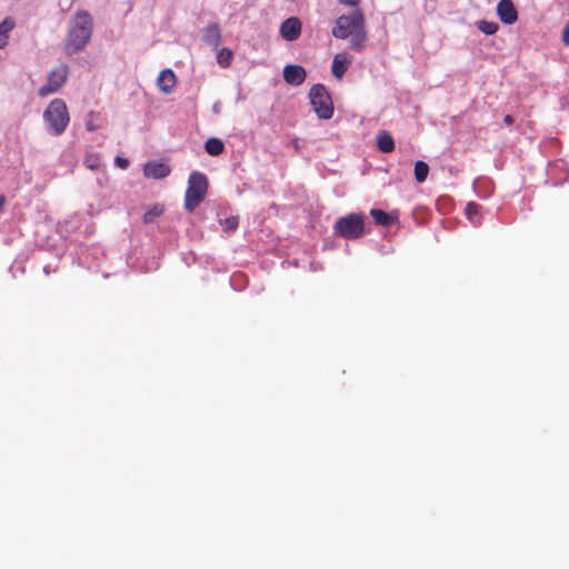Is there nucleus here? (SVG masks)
<instances>
[{
	"instance_id": "1",
	"label": "nucleus",
	"mask_w": 569,
	"mask_h": 569,
	"mask_svg": "<svg viewBox=\"0 0 569 569\" xmlns=\"http://www.w3.org/2000/svg\"><path fill=\"white\" fill-rule=\"evenodd\" d=\"M332 36L341 40L350 38V48L357 52L362 51L368 41L366 19L362 10L357 8L350 14L338 17L332 28Z\"/></svg>"
},
{
	"instance_id": "2",
	"label": "nucleus",
	"mask_w": 569,
	"mask_h": 569,
	"mask_svg": "<svg viewBox=\"0 0 569 569\" xmlns=\"http://www.w3.org/2000/svg\"><path fill=\"white\" fill-rule=\"evenodd\" d=\"M92 33V19L89 12L79 11L69 30L66 42V52L71 56L81 51L89 42Z\"/></svg>"
},
{
	"instance_id": "3",
	"label": "nucleus",
	"mask_w": 569,
	"mask_h": 569,
	"mask_svg": "<svg viewBox=\"0 0 569 569\" xmlns=\"http://www.w3.org/2000/svg\"><path fill=\"white\" fill-rule=\"evenodd\" d=\"M43 119L54 136L62 134L70 121L66 102L62 99H53L43 112Z\"/></svg>"
},
{
	"instance_id": "4",
	"label": "nucleus",
	"mask_w": 569,
	"mask_h": 569,
	"mask_svg": "<svg viewBox=\"0 0 569 569\" xmlns=\"http://www.w3.org/2000/svg\"><path fill=\"white\" fill-rule=\"evenodd\" d=\"M208 190L207 177L198 171L190 173L188 188L184 194V208L192 212L204 199Z\"/></svg>"
},
{
	"instance_id": "5",
	"label": "nucleus",
	"mask_w": 569,
	"mask_h": 569,
	"mask_svg": "<svg viewBox=\"0 0 569 569\" xmlns=\"http://www.w3.org/2000/svg\"><path fill=\"white\" fill-rule=\"evenodd\" d=\"M333 230L345 239H358L365 233V217L361 213H349L336 221Z\"/></svg>"
},
{
	"instance_id": "6",
	"label": "nucleus",
	"mask_w": 569,
	"mask_h": 569,
	"mask_svg": "<svg viewBox=\"0 0 569 569\" xmlns=\"http://www.w3.org/2000/svg\"><path fill=\"white\" fill-rule=\"evenodd\" d=\"M310 103L320 119L328 120L333 116V103L323 84L317 83L309 91Z\"/></svg>"
},
{
	"instance_id": "7",
	"label": "nucleus",
	"mask_w": 569,
	"mask_h": 569,
	"mask_svg": "<svg viewBox=\"0 0 569 569\" xmlns=\"http://www.w3.org/2000/svg\"><path fill=\"white\" fill-rule=\"evenodd\" d=\"M67 78L68 67L66 64H60L48 74L47 83L39 89L38 94L40 97H47L59 91V89L66 83Z\"/></svg>"
},
{
	"instance_id": "8",
	"label": "nucleus",
	"mask_w": 569,
	"mask_h": 569,
	"mask_svg": "<svg viewBox=\"0 0 569 569\" xmlns=\"http://www.w3.org/2000/svg\"><path fill=\"white\" fill-rule=\"evenodd\" d=\"M301 21L297 17L286 19L280 26V34L287 41H295L301 34Z\"/></svg>"
},
{
	"instance_id": "9",
	"label": "nucleus",
	"mask_w": 569,
	"mask_h": 569,
	"mask_svg": "<svg viewBox=\"0 0 569 569\" xmlns=\"http://www.w3.org/2000/svg\"><path fill=\"white\" fill-rule=\"evenodd\" d=\"M497 14L506 24H513L518 20V11L512 0H500L497 6Z\"/></svg>"
},
{
	"instance_id": "10",
	"label": "nucleus",
	"mask_w": 569,
	"mask_h": 569,
	"mask_svg": "<svg viewBox=\"0 0 569 569\" xmlns=\"http://www.w3.org/2000/svg\"><path fill=\"white\" fill-rule=\"evenodd\" d=\"M307 77L306 69L298 64H288L283 69V79L291 86L301 84Z\"/></svg>"
},
{
	"instance_id": "11",
	"label": "nucleus",
	"mask_w": 569,
	"mask_h": 569,
	"mask_svg": "<svg viewBox=\"0 0 569 569\" xmlns=\"http://www.w3.org/2000/svg\"><path fill=\"white\" fill-rule=\"evenodd\" d=\"M171 169L163 162L151 161L144 164L143 173L147 178L163 179L168 177Z\"/></svg>"
},
{
	"instance_id": "12",
	"label": "nucleus",
	"mask_w": 569,
	"mask_h": 569,
	"mask_svg": "<svg viewBox=\"0 0 569 569\" xmlns=\"http://www.w3.org/2000/svg\"><path fill=\"white\" fill-rule=\"evenodd\" d=\"M158 87L164 93H171L177 84V77L171 69H163L158 76Z\"/></svg>"
},
{
	"instance_id": "13",
	"label": "nucleus",
	"mask_w": 569,
	"mask_h": 569,
	"mask_svg": "<svg viewBox=\"0 0 569 569\" xmlns=\"http://www.w3.org/2000/svg\"><path fill=\"white\" fill-rule=\"evenodd\" d=\"M351 61L346 53H337L333 57L331 72L337 79H341L348 70Z\"/></svg>"
},
{
	"instance_id": "14",
	"label": "nucleus",
	"mask_w": 569,
	"mask_h": 569,
	"mask_svg": "<svg viewBox=\"0 0 569 569\" xmlns=\"http://www.w3.org/2000/svg\"><path fill=\"white\" fill-rule=\"evenodd\" d=\"M202 40L210 46L218 47L221 42V30L219 24L210 23L203 30Z\"/></svg>"
},
{
	"instance_id": "15",
	"label": "nucleus",
	"mask_w": 569,
	"mask_h": 569,
	"mask_svg": "<svg viewBox=\"0 0 569 569\" xmlns=\"http://www.w3.org/2000/svg\"><path fill=\"white\" fill-rule=\"evenodd\" d=\"M16 22L11 17L6 18L0 23V49H3L9 41V34L14 29Z\"/></svg>"
},
{
	"instance_id": "16",
	"label": "nucleus",
	"mask_w": 569,
	"mask_h": 569,
	"mask_svg": "<svg viewBox=\"0 0 569 569\" xmlns=\"http://www.w3.org/2000/svg\"><path fill=\"white\" fill-rule=\"evenodd\" d=\"M377 146L381 152L388 153L393 151L395 142L391 134H389L388 132L379 133L377 137Z\"/></svg>"
},
{
	"instance_id": "17",
	"label": "nucleus",
	"mask_w": 569,
	"mask_h": 569,
	"mask_svg": "<svg viewBox=\"0 0 569 569\" xmlns=\"http://www.w3.org/2000/svg\"><path fill=\"white\" fill-rule=\"evenodd\" d=\"M370 216L373 218L377 224L385 227L392 224L395 221V218L391 214L381 209H371Z\"/></svg>"
},
{
	"instance_id": "18",
	"label": "nucleus",
	"mask_w": 569,
	"mask_h": 569,
	"mask_svg": "<svg viewBox=\"0 0 569 569\" xmlns=\"http://www.w3.org/2000/svg\"><path fill=\"white\" fill-rule=\"evenodd\" d=\"M204 149L210 156H219L224 150V144L219 138H210L204 143Z\"/></svg>"
},
{
	"instance_id": "19",
	"label": "nucleus",
	"mask_w": 569,
	"mask_h": 569,
	"mask_svg": "<svg viewBox=\"0 0 569 569\" xmlns=\"http://www.w3.org/2000/svg\"><path fill=\"white\" fill-rule=\"evenodd\" d=\"M164 211V208L162 204H154L149 210L146 211L143 214V223L149 224L156 221L157 218H159Z\"/></svg>"
},
{
	"instance_id": "20",
	"label": "nucleus",
	"mask_w": 569,
	"mask_h": 569,
	"mask_svg": "<svg viewBox=\"0 0 569 569\" xmlns=\"http://www.w3.org/2000/svg\"><path fill=\"white\" fill-rule=\"evenodd\" d=\"M467 218L475 224L480 223V206L475 202H469L465 209Z\"/></svg>"
},
{
	"instance_id": "21",
	"label": "nucleus",
	"mask_w": 569,
	"mask_h": 569,
	"mask_svg": "<svg viewBox=\"0 0 569 569\" xmlns=\"http://www.w3.org/2000/svg\"><path fill=\"white\" fill-rule=\"evenodd\" d=\"M428 173L429 166L425 161L419 160L415 163V178L419 183L427 179Z\"/></svg>"
},
{
	"instance_id": "22",
	"label": "nucleus",
	"mask_w": 569,
	"mask_h": 569,
	"mask_svg": "<svg viewBox=\"0 0 569 569\" xmlns=\"http://www.w3.org/2000/svg\"><path fill=\"white\" fill-rule=\"evenodd\" d=\"M477 28L487 36L495 34L499 30V26L495 21L480 20Z\"/></svg>"
},
{
	"instance_id": "23",
	"label": "nucleus",
	"mask_w": 569,
	"mask_h": 569,
	"mask_svg": "<svg viewBox=\"0 0 569 569\" xmlns=\"http://www.w3.org/2000/svg\"><path fill=\"white\" fill-rule=\"evenodd\" d=\"M232 58H233L232 51L230 49H228V48H222L218 52L217 61H218L220 67L227 68V67H229L231 64Z\"/></svg>"
},
{
	"instance_id": "24",
	"label": "nucleus",
	"mask_w": 569,
	"mask_h": 569,
	"mask_svg": "<svg viewBox=\"0 0 569 569\" xmlns=\"http://www.w3.org/2000/svg\"><path fill=\"white\" fill-rule=\"evenodd\" d=\"M220 223L226 232H232L238 228L239 219L236 216H231L221 220Z\"/></svg>"
},
{
	"instance_id": "25",
	"label": "nucleus",
	"mask_w": 569,
	"mask_h": 569,
	"mask_svg": "<svg viewBox=\"0 0 569 569\" xmlns=\"http://www.w3.org/2000/svg\"><path fill=\"white\" fill-rule=\"evenodd\" d=\"M339 3L348 7H352L355 9L359 8V3L361 0H338Z\"/></svg>"
},
{
	"instance_id": "26",
	"label": "nucleus",
	"mask_w": 569,
	"mask_h": 569,
	"mask_svg": "<svg viewBox=\"0 0 569 569\" xmlns=\"http://www.w3.org/2000/svg\"><path fill=\"white\" fill-rule=\"evenodd\" d=\"M116 163L119 168L121 169H127L128 166H129V160L126 159V158H122V157H117L116 158Z\"/></svg>"
},
{
	"instance_id": "27",
	"label": "nucleus",
	"mask_w": 569,
	"mask_h": 569,
	"mask_svg": "<svg viewBox=\"0 0 569 569\" xmlns=\"http://www.w3.org/2000/svg\"><path fill=\"white\" fill-rule=\"evenodd\" d=\"M98 158H92L91 156L86 159V163L90 169H94L98 167Z\"/></svg>"
},
{
	"instance_id": "28",
	"label": "nucleus",
	"mask_w": 569,
	"mask_h": 569,
	"mask_svg": "<svg viewBox=\"0 0 569 569\" xmlns=\"http://www.w3.org/2000/svg\"><path fill=\"white\" fill-rule=\"evenodd\" d=\"M562 42L569 46V22L566 24L562 31Z\"/></svg>"
},
{
	"instance_id": "29",
	"label": "nucleus",
	"mask_w": 569,
	"mask_h": 569,
	"mask_svg": "<svg viewBox=\"0 0 569 569\" xmlns=\"http://www.w3.org/2000/svg\"><path fill=\"white\" fill-rule=\"evenodd\" d=\"M503 122H505L507 126H511V124L515 122V119H513V117H512V116L507 114V116H505V118H503Z\"/></svg>"
},
{
	"instance_id": "30",
	"label": "nucleus",
	"mask_w": 569,
	"mask_h": 569,
	"mask_svg": "<svg viewBox=\"0 0 569 569\" xmlns=\"http://www.w3.org/2000/svg\"><path fill=\"white\" fill-rule=\"evenodd\" d=\"M86 126L89 131L97 130V126H94L92 121H88Z\"/></svg>"
}]
</instances>
